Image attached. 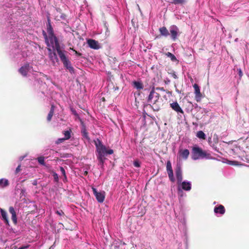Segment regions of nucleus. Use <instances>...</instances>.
Masks as SVG:
<instances>
[{
    "label": "nucleus",
    "mask_w": 249,
    "mask_h": 249,
    "mask_svg": "<svg viewBox=\"0 0 249 249\" xmlns=\"http://www.w3.org/2000/svg\"><path fill=\"white\" fill-rule=\"evenodd\" d=\"M147 102L152 104L151 107L154 111H159L162 105V100L160 95L153 89L148 97Z\"/></svg>",
    "instance_id": "obj_1"
},
{
    "label": "nucleus",
    "mask_w": 249,
    "mask_h": 249,
    "mask_svg": "<svg viewBox=\"0 0 249 249\" xmlns=\"http://www.w3.org/2000/svg\"><path fill=\"white\" fill-rule=\"evenodd\" d=\"M192 153V159L195 160L204 158L210 159L211 157L210 154L197 146L193 147Z\"/></svg>",
    "instance_id": "obj_2"
},
{
    "label": "nucleus",
    "mask_w": 249,
    "mask_h": 249,
    "mask_svg": "<svg viewBox=\"0 0 249 249\" xmlns=\"http://www.w3.org/2000/svg\"><path fill=\"white\" fill-rule=\"evenodd\" d=\"M97 159L99 160V165H103L104 161L106 159L105 156L107 154H112L113 153V150L112 149L107 150L105 145L101 146V147H99L97 149Z\"/></svg>",
    "instance_id": "obj_3"
},
{
    "label": "nucleus",
    "mask_w": 249,
    "mask_h": 249,
    "mask_svg": "<svg viewBox=\"0 0 249 249\" xmlns=\"http://www.w3.org/2000/svg\"><path fill=\"white\" fill-rule=\"evenodd\" d=\"M51 44H54L55 50L56 51L59 57L65 55L63 51L61 50L59 41L57 37L52 38V40H50Z\"/></svg>",
    "instance_id": "obj_4"
},
{
    "label": "nucleus",
    "mask_w": 249,
    "mask_h": 249,
    "mask_svg": "<svg viewBox=\"0 0 249 249\" xmlns=\"http://www.w3.org/2000/svg\"><path fill=\"white\" fill-rule=\"evenodd\" d=\"M64 66L68 69L70 72L73 73L74 72V68L71 66V63L65 55L60 57Z\"/></svg>",
    "instance_id": "obj_5"
},
{
    "label": "nucleus",
    "mask_w": 249,
    "mask_h": 249,
    "mask_svg": "<svg viewBox=\"0 0 249 249\" xmlns=\"http://www.w3.org/2000/svg\"><path fill=\"white\" fill-rule=\"evenodd\" d=\"M47 31L49 35V38L50 40H52V38L56 37L53 32V28L51 25V21L49 17H47V22L46 24Z\"/></svg>",
    "instance_id": "obj_6"
},
{
    "label": "nucleus",
    "mask_w": 249,
    "mask_h": 249,
    "mask_svg": "<svg viewBox=\"0 0 249 249\" xmlns=\"http://www.w3.org/2000/svg\"><path fill=\"white\" fill-rule=\"evenodd\" d=\"M170 33L171 34V39L173 41H176L178 36L180 34L178 28L176 25H172L170 27Z\"/></svg>",
    "instance_id": "obj_7"
},
{
    "label": "nucleus",
    "mask_w": 249,
    "mask_h": 249,
    "mask_svg": "<svg viewBox=\"0 0 249 249\" xmlns=\"http://www.w3.org/2000/svg\"><path fill=\"white\" fill-rule=\"evenodd\" d=\"M166 170L170 180L174 182L175 181V178L174 177L173 171L172 167L171 162L170 160H168L166 163Z\"/></svg>",
    "instance_id": "obj_8"
},
{
    "label": "nucleus",
    "mask_w": 249,
    "mask_h": 249,
    "mask_svg": "<svg viewBox=\"0 0 249 249\" xmlns=\"http://www.w3.org/2000/svg\"><path fill=\"white\" fill-rule=\"evenodd\" d=\"M92 189L97 200L100 203H102L105 200V192H98L97 190L93 187L92 188Z\"/></svg>",
    "instance_id": "obj_9"
},
{
    "label": "nucleus",
    "mask_w": 249,
    "mask_h": 249,
    "mask_svg": "<svg viewBox=\"0 0 249 249\" xmlns=\"http://www.w3.org/2000/svg\"><path fill=\"white\" fill-rule=\"evenodd\" d=\"M175 174L177 179L178 184L179 185V183H180L183 179L182 172L180 165H178L176 167Z\"/></svg>",
    "instance_id": "obj_10"
},
{
    "label": "nucleus",
    "mask_w": 249,
    "mask_h": 249,
    "mask_svg": "<svg viewBox=\"0 0 249 249\" xmlns=\"http://www.w3.org/2000/svg\"><path fill=\"white\" fill-rule=\"evenodd\" d=\"M193 87L195 89V99L197 102H200L202 99V95L200 92L199 87L196 84H195Z\"/></svg>",
    "instance_id": "obj_11"
},
{
    "label": "nucleus",
    "mask_w": 249,
    "mask_h": 249,
    "mask_svg": "<svg viewBox=\"0 0 249 249\" xmlns=\"http://www.w3.org/2000/svg\"><path fill=\"white\" fill-rule=\"evenodd\" d=\"M178 190L179 191L180 189L179 188V185L181 186V188L182 190L186 191H189L191 190L192 185L191 183L189 181H181L180 183H179L178 185Z\"/></svg>",
    "instance_id": "obj_12"
},
{
    "label": "nucleus",
    "mask_w": 249,
    "mask_h": 249,
    "mask_svg": "<svg viewBox=\"0 0 249 249\" xmlns=\"http://www.w3.org/2000/svg\"><path fill=\"white\" fill-rule=\"evenodd\" d=\"M29 70V63H26L19 69L18 71L23 76H26Z\"/></svg>",
    "instance_id": "obj_13"
},
{
    "label": "nucleus",
    "mask_w": 249,
    "mask_h": 249,
    "mask_svg": "<svg viewBox=\"0 0 249 249\" xmlns=\"http://www.w3.org/2000/svg\"><path fill=\"white\" fill-rule=\"evenodd\" d=\"M87 43L89 47L93 49L97 50L100 48V45L97 41L89 39L88 40Z\"/></svg>",
    "instance_id": "obj_14"
},
{
    "label": "nucleus",
    "mask_w": 249,
    "mask_h": 249,
    "mask_svg": "<svg viewBox=\"0 0 249 249\" xmlns=\"http://www.w3.org/2000/svg\"><path fill=\"white\" fill-rule=\"evenodd\" d=\"M170 107L176 112L178 113H180L181 114L184 113V111L179 106V104L177 102H175L170 104Z\"/></svg>",
    "instance_id": "obj_15"
},
{
    "label": "nucleus",
    "mask_w": 249,
    "mask_h": 249,
    "mask_svg": "<svg viewBox=\"0 0 249 249\" xmlns=\"http://www.w3.org/2000/svg\"><path fill=\"white\" fill-rule=\"evenodd\" d=\"M189 154V151L187 149H180L178 152L179 158L184 160L188 159Z\"/></svg>",
    "instance_id": "obj_16"
},
{
    "label": "nucleus",
    "mask_w": 249,
    "mask_h": 249,
    "mask_svg": "<svg viewBox=\"0 0 249 249\" xmlns=\"http://www.w3.org/2000/svg\"><path fill=\"white\" fill-rule=\"evenodd\" d=\"M9 212L12 214V220L15 224L17 223V218L16 212L13 207L10 206L9 208Z\"/></svg>",
    "instance_id": "obj_17"
},
{
    "label": "nucleus",
    "mask_w": 249,
    "mask_h": 249,
    "mask_svg": "<svg viewBox=\"0 0 249 249\" xmlns=\"http://www.w3.org/2000/svg\"><path fill=\"white\" fill-rule=\"evenodd\" d=\"M214 212L216 213L223 214L225 213V209L223 205H219L218 206L214 207Z\"/></svg>",
    "instance_id": "obj_18"
},
{
    "label": "nucleus",
    "mask_w": 249,
    "mask_h": 249,
    "mask_svg": "<svg viewBox=\"0 0 249 249\" xmlns=\"http://www.w3.org/2000/svg\"><path fill=\"white\" fill-rule=\"evenodd\" d=\"M0 212L1 213V217L2 219L4 221L5 224L7 225H9V219L7 216V212L2 209H0Z\"/></svg>",
    "instance_id": "obj_19"
},
{
    "label": "nucleus",
    "mask_w": 249,
    "mask_h": 249,
    "mask_svg": "<svg viewBox=\"0 0 249 249\" xmlns=\"http://www.w3.org/2000/svg\"><path fill=\"white\" fill-rule=\"evenodd\" d=\"M159 32L160 35L167 37L169 35V33L167 29L165 27H162L159 29Z\"/></svg>",
    "instance_id": "obj_20"
},
{
    "label": "nucleus",
    "mask_w": 249,
    "mask_h": 249,
    "mask_svg": "<svg viewBox=\"0 0 249 249\" xmlns=\"http://www.w3.org/2000/svg\"><path fill=\"white\" fill-rule=\"evenodd\" d=\"M55 106L53 104L51 105V109L47 116V121L50 122L52 120V118L54 114Z\"/></svg>",
    "instance_id": "obj_21"
},
{
    "label": "nucleus",
    "mask_w": 249,
    "mask_h": 249,
    "mask_svg": "<svg viewBox=\"0 0 249 249\" xmlns=\"http://www.w3.org/2000/svg\"><path fill=\"white\" fill-rule=\"evenodd\" d=\"M133 86L138 90L142 89L143 88V84L142 82L139 81H133L132 82Z\"/></svg>",
    "instance_id": "obj_22"
},
{
    "label": "nucleus",
    "mask_w": 249,
    "mask_h": 249,
    "mask_svg": "<svg viewBox=\"0 0 249 249\" xmlns=\"http://www.w3.org/2000/svg\"><path fill=\"white\" fill-rule=\"evenodd\" d=\"M49 57L50 60L52 61L53 64H54L55 62H58V58L55 52L53 53H51V54H49Z\"/></svg>",
    "instance_id": "obj_23"
},
{
    "label": "nucleus",
    "mask_w": 249,
    "mask_h": 249,
    "mask_svg": "<svg viewBox=\"0 0 249 249\" xmlns=\"http://www.w3.org/2000/svg\"><path fill=\"white\" fill-rule=\"evenodd\" d=\"M9 182L8 179L5 178L0 179V188H4L8 186Z\"/></svg>",
    "instance_id": "obj_24"
},
{
    "label": "nucleus",
    "mask_w": 249,
    "mask_h": 249,
    "mask_svg": "<svg viewBox=\"0 0 249 249\" xmlns=\"http://www.w3.org/2000/svg\"><path fill=\"white\" fill-rule=\"evenodd\" d=\"M170 3L177 4H183L186 2V0H171Z\"/></svg>",
    "instance_id": "obj_25"
},
{
    "label": "nucleus",
    "mask_w": 249,
    "mask_h": 249,
    "mask_svg": "<svg viewBox=\"0 0 249 249\" xmlns=\"http://www.w3.org/2000/svg\"><path fill=\"white\" fill-rule=\"evenodd\" d=\"M71 129H70L69 130L64 131L63 132V134L65 136V137L64 138V139L66 140H69L71 137Z\"/></svg>",
    "instance_id": "obj_26"
},
{
    "label": "nucleus",
    "mask_w": 249,
    "mask_h": 249,
    "mask_svg": "<svg viewBox=\"0 0 249 249\" xmlns=\"http://www.w3.org/2000/svg\"><path fill=\"white\" fill-rule=\"evenodd\" d=\"M81 133L84 137H85L87 140H89V136L88 132L87 131V130L85 126H84L82 128V129L81 130Z\"/></svg>",
    "instance_id": "obj_27"
},
{
    "label": "nucleus",
    "mask_w": 249,
    "mask_h": 249,
    "mask_svg": "<svg viewBox=\"0 0 249 249\" xmlns=\"http://www.w3.org/2000/svg\"><path fill=\"white\" fill-rule=\"evenodd\" d=\"M196 137L201 139H206V135L202 131H198L196 134Z\"/></svg>",
    "instance_id": "obj_28"
},
{
    "label": "nucleus",
    "mask_w": 249,
    "mask_h": 249,
    "mask_svg": "<svg viewBox=\"0 0 249 249\" xmlns=\"http://www.w3.org/2000/svg\"><path fill=\"white\" fill-rule=\"evenodd\" d=\"M66 18V15L64 13H61L59 12V15H57L55 17V19L60 20V19L65 20Z\"/></svg>",
    "instance_id": "obj_29"
},
{
    "label": "nucleus",
    "mask_w": 249,
    "mask_h": 249,
    "mask_svg": "<svg viewBox=\"0 0 249 249\" xmlns=\"http://www.w3.org/2000/svg\"><path fill=\"white\" fill-rule=\"evenodd\" d=\"M166 55L169 57V58H170L171 60L173 61H177V59L176 57V56L173 54H172V53H170V52H168L167 53H166Z\"/></svg>",
    "instance_id": "obj_30"
},
{
    "label": "nucleus",
    "mask_w": 249,
    "mask_h": 249,
    "mask_svg": "<svg viewBox=\"0 0 249 249\" xmlns=\"http://www.w3.org/2000/svg\"><path fill=\"white\" fill-rule=\"evenodd\" d=\"M94 144L96 146V149H98L99 147H101V146H103L104 145L102 144L101 141L99 139H97L96 141H94Z\"/></svg>",
    "instance_id": "obj_31"
},
{
    "label": "nucleus",
    "mask_w": 249,
    "mask_h": 249,
    "mask_svg": "<svg viewBox=\"0 0 249 249\" xmlns=\"http://www.w3.org/2000/svg\"><path fill=\"white\" fill-rule=\"evenodd\" d=\"M37 161L40 164L42 165H45L44 157L40 156V157L37 158Z\"/></svg>",
    "instance_id": "obj_32"
},
{
    "label": "nucleus",
    "mask_w": 249,
    "mask_h": 249,
    "mask_svg": "<svg viewBox=\"0 0 249 249\" xmlns=\"http://www.w3.org/2000/svg\"><path fill=\"white\" fill-rule=\"evenodd\" d=\"M60 171L61 172V174H62V176L64 178V179L66 180L67 179V176H66V172H65V170L64 168L63 167H60Z\"/></svg>",
    "instance_id": "obj_33"
},
{
    "label": "nucleus",
    "mask_w": 249,
    "mask_h": 249,
    "mask_svg": "<svg viewBox=\"0 0 249 249\" xmlns=\"http://www.w3.org/2000/svg\"><path fill=\"white\" fill-rule=\"evenodd\" d=\"M53 177L54 181L55 182H58L59 180V178L57 174L54 172H53Z\"/></svg>",
    "instance_id": "obj_34"
},
{
    "label": "nucleus",
    "mask_w": 249,
    "mask_h": 249,
    "mask_svg": "<svg viewBox=\"0 0 249 249\" xmlns=\"http://www.w3.org/2000/svg\"><path fill=\"white\" fill-rule=\"evenodd\" d=\"M21 165L20 164H19L17 167V168L16 169V170H15V173L16 175L18 174L19 172H20L21 170Z\"/></svg>",
    "instance_id": "obj_35"
},
{
    "label": "nucleus",
    "mask_w": 249,
    "mask_h": 249,
    "mask_svg": "<svg viewBox=\"0 0 249 249\" xmlns=\"http://www.w3.org/2000/svg\"><path fill=\"white\" fill-rule=\"evenodd\" d=\"M66 140L64 139V138H60V139H58L56 141V144H59L60 143H62L64 141H65Z\"/></svg>",
    "instance_id": "obj_36"
},
{
    "label": "nucleus",
    "mask_w": 249,
    "mask_h": 249,
    "mask_svg": "<svg viewBox=\"0 0 249 249\" xmlns=\"http://www.w3.org/2000/svg\"><path fill=\"white\" fill-rule=\"evenodd\" d=\"M43 35L45 36L46 42L47 45L48 47H49L50 46V43H49V41L48 40V38H47V37L46 34L45 33L44 31H43Z\"/></svg>",
    "instance_id": "obj_37"
},
{
    "label": "nucleus",
    "mask_w": 249,
    "mask_h": 249,
    "mask_svg": "<svg viewBox=\"0 0 249 249\" xmlns=\"http://www.w3.org/2000/svg\"><path fill=\"white\" fill-rule=\"evenodd\" d=\"M134 165L135 167H140V163L138 161H134Z\"/></svg>",
    "instance_id": "obj_38"
},
{
    "label": "nucleus",
    "mask_w": 249,
    "mask_h": 249,
    "mask_svg": "<svg viewBox=\"0 0 249 249\" xmlns=\"http://www.w3.org/2000/svg\"><path fill=\"white\" fill-rule=\"evenodd\" d=\"M56 213L59 215H61L64 214V213L62 210L56 211Z\"/></svg>",
    "instance_id": "obj_39"
},
{
    "label": "nucleus",
    "mask_w": 249,
    "mask_h": 249,
    "mask_svg": "<svg viewBox=\"0 0 249 249\" xmlns=\"http://www.w3.org/2000/svg\"><path fill=\"white\" fill-rule=\"evenodd\" d=\"M172 76L175 78V79H177L178 78V76L177 75V74H176L175 72H173L172 73H171Z\"/></svg>",
    "instance_id": "obj_40"
},
{
    "label": "nucleus",
    "mask_w": 249,
    "mask_h": 249,
    "mask_svg": "<svg viewBox=\"0 0 249 249\" xmlns=\"http://www.w3.org/2000/svg\"><path fill=\"white\" fill-rule=\"evenodd\" d=\"M72 50L75 52V53L78 56L82 55V53H80L78 52L77 51H75V50H73V49H72Z\"/></svg>",
    "instance_id": "obj_41"
},
{
    "label": "nucleus",
    "mask_w": 249,
    "mask_h": 249,
    "mask_svg": "<svg viewBox=\"0 0 249 249\" xmlns=\"http://www.w3.org/2000/svg\"><path fill=\"white\" fill-rule=\"evenodd\" d=\"M47 50L49 52V54H51V53H53L55 52L54 50L53 51L50 48H48Z\"/></svg>",
    "instance_id": "obj_42"
},
{
    "label": "nucleus",
    "mask_w": 249,
    "mask_h": 249,
    "mask_svg": "<svg viewBox=\"0 0 249 249\" xmlns=\"http://www.w3.org/2000/svg\"><path fill=\"white\" fill-rule=\"evenodd\" d=\"M156 89L157 90H161V91H165V89L162 87H158V88H156Z\"/></svg>",
    "instance_id": "obj_43"
},
{
    "label": "nucleus",
    "mask_w": 249,
    "mask_h": 249,
    "mask_svg": "<svg viewBox=\"0 0 249 249\" xmlns=\"http://www.w3.org/2000/svg\"><path fill=\"white\" fill-rule=\"evenodd\" d=\"M33 185L34 186H36L37 184V181L36 179H35L33 181V183H32Z\"/></svg>",
    "instance_id": "obj_44"
},
{
    "label": "nucleus",
    "mask_w": 249,
    "mask_h": 249,
    "mask_svg": "<svg viewBox=\"0 0 249 249\" xmlns=\"http://www.w3.org/2000/svg\"><path fill=\"white\" fill-rule=\"evenodd\" d=\"M28 247V246H21L19 247L18 249H25Z\"/></svg>",
    "instance_id": "obj_45"
},
{
    "label": "nucleus",
    "mask_w": 249,
    "mask_h": 249,
    "mask_svg": "<svg viewBox=\"0 0 249 249\" xmlns=\"http://www.w3.org/2000/svg\"><path fill=\"white\" fill-rule=\"evenodd\" d=\"M111 249H118V247H117V245H114V246L112 247Z\"/></svg>",
    "instance_id": "obj_46"
},
{
    "label": "nucleus",
    "mask_w": 249,
    "mask_h": 249,
    "mask_svg": "<svg viewBox=\"0 0 249 249\" xmlns=\"http://www.w3.org/2000/svg\"><path fill=\"white\" fill-rule=\"evenodd\" d=\"M239 75L240 77L242 76V72L241 70H240L239 71Z\"/></svg>",
    "instance_id": "obj_47"
},
{
    "label": "nucleus",
    "mask_w": 249,
    "mask_h": 249,
    "mask_svg": "<svg viewBox=\"0 0 249 249\" xmlns=\"http://www.w3.org/2000/svg\"><path fill=\"white\" fill-rule=\"evenodd\" d=\"M170 82V81L169 80H168L167 81H165V84H168V83H169Z\"/></svg>",
    "instance_id": "obj_48"
},
{
    "label": "nucleus",
    "mask_w": 249,
    "mask_h": 249,
    "mask_svg": "<svg viewBox=\"0 0 249 249\" xmlns=\"http://www.w3.org/2000/svg\"><path fill=\"white\" fill-rule=\"evenodd\" d=\"M84 174L85 175H87L88 174V172L87 171H85V173H84Z\"/></svg>",
    "instance_id": "obj_49"
},
{
    "label": "nucleus",
    "mask_w": 249,
    "mask_h": 249,
    "mask_svg": "<svg viewBox=\"0 0 249 249\" xmlns=\"http://www.w3.org/2000/svg\"><path fill=\"white\" fill-rule=\"evenodd\" d=\"M102 100H103V101H104L105 100V98H104V97H103V98H102Z\"/></svg>",
    "instance_id": "obj_50"
}]
</instances>
